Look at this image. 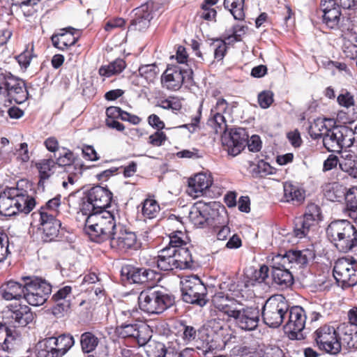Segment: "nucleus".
I'll return each mask as SVG.
<instances>
[{
	"label": "nucleus",
	"mask_w": 357,
	"mask_h": 357,
	"mask_svg": "<svg viewBox=\"0 0 357 357\" xmlns=\"http://www.w3.org/2000/svg\"><path fill=\"white\" fill-rule=\"evenodd\" d=\"M338 340L341 339L346 342L349 348L357 349V328L349 323H343L337 328Z\"/></svg>",
	"instance_id": "obj_33"
},
{
	"label": "nucleus",
	"mask_w": 357,
	"mask_h": 357,
	"mask_svg": "<svg viewBox=\"0 0 357 357\" xmlns=\"http://www.w3.org/2000/svg\"><path fill=\"white\" fill-rule=\"evenodd\" d=\"M61 204V196L58 195L53 199H50L45 204V206L41 207L40 211H48L50 213L54 214V215L56 213V208L60 206Z\"/></svg>",
	"instance_id": "obj_57"
},
{
	"label": "nucleus",
	"mask_w": 357,
	"mask_h": 357,
	"mask_svg": "<svg viewBox=\"0 0 357 357\" xmlns=\"http://www.w3.org/2000/svg\"><path fill=\"white\" fill-rule=\"evenodd\" d=\"M326 236L333 246L340 252L357 251V229L347 220H335L328 225Z\"/></svg>",
	"instance_id": "obj_4"
},
{
	"label": "nucleus",
	"mask_w": 357,
	"mask_h": 357,
	"mask_svg": "<svg viewBox=\"0 0 357 357\" xmlns=\"http://www.w3.org/2000/svg\"><path fill=\"white\" fill-rule=\"evenodd\" d=\"M284 198L286 202L301 204L305 199V190L291 182L284 183Z\"/></svg>",
	"instance_id": "obj_36"
},
{
	"label": "nucleus",
	"mask_w": 357,
	"mask_h": 357,
	"mask_svg": "<svg viewBox=\"0 0 357 357\" xmlns=\"http://www.w3.org/2000/svg\"><path fill=\"white\" fill-rule=\"evenodd\" d=\"M53 339L50 337L40 342L36 347L38 357H59L56 356L57 351Z\"/></svg>",
	"instance_id": "obj_43"
},
{
	"label": "nucleus",
	"mask_w": 357,
	"mask_h": 357,
	"mask_svg": "<svg viewBox=\"0 0 357 357\" xmlns=\"http://www.w3.org/2000/svg\"><path fill=\"white\" fill-rule=\"evenodd\" d=\"M262 357H284L282 349L278 347L266 348Z\"/></svg>",
	"instance_id": "obj_64"
},
{
	"label": "nucleus",
	"mask_w": 357,
	"mask_h": 357,
	"mask_svg": "<svg viewBox=\"0 0 357 357\" xmlns=\"http://www.w3.org/2000/svg\"><path fill=\"white\" fill-rule=\"evenodd\" d=\"M147 330L146 326H140L137 323H124L116 328V333L120 337H133L137 339L140 344H144L149 338L142 337V333Z\"/></svg>",
	"instance_id": "obj_27"
},
{
	"label": "nucleus",
	"mask_w": 357,
	"mask_h": 357,
	"mask_svg": "<svg viewBox=\"0 0 357 357\" xmlns=\"http://www.w3.org/2000/svg\"><path fill=\"white\" fill-rule=\"evenodd\" d=\"M214 49V58L218 61H221L225 57L227 52L226 43L220 39H215L211 44Z\"/></svg>",
	"instance_id": "obj_52"
},
{
	"label": "nucleus",
	"mask_w": 357,
	"mask_h": 357,
	"mask_svg": "<svg viewBox=\"0 0 357 357\" xmlns=\"http://www.w3.org/2000/svg\"><path fill=\"white\" fill-rule=\"evenodd\" d=\"M212 184V180L209 175L204 173L196 174L188 180L187 188L188 194L194 197H198L203 192L207 190Z\"/></svg>",
	"instance_id": "obj_28"
},
{
	"label": "nucleus",
	"mask_w": 357,
	"mask_h": 357,
	"mask_svg": "<svg viewBox=\"0 0 357 357\" xmlns=\"http://www.w3.org/2000/svg\"><path fill=\"white\" fill-rule=\"evenodd\" d=\"M340 169L353 178H357V155L354 153L344 152L339 162Z\"/></svg>",
	"instance_id": "obj_38"
},
{
	"label": "nucleus",
	"mask_w": 357,
	"mask_h": 357,
	"mask_svg": "<svg viewBox=\"0 0 357 357\" xmlns=\"http://www.w3.org/2000/svg\"><path fill=\"white\" fill-rule=\"evenodd\" d=\"M244 3L245 0H224V7L229 10L235 20H242L244 19Z\"/></svg>",
	"instance_id": "obj_45"
},
{
	"label": "nucleus",
	"mask_w": 357,
	"mask_h": 357,
	"mask_svg": "<svg viewBox=\"0 0 357 357\" xmlns=\"http://www.w3.org/2000/svg\"><path fill=\"white\" fill-rule=\"evenodd\" d=\"M121 275L123 279L130 283H155L160 280V275L155 271L146 268H138L131 265L122 266Z\"/></svg>",
	"instance_id": "obj_20"
},
{
	"label": "nucleus",
	"mask_w": 357,
	"mask_h": 357,
	"mask_svg": "<svg viewBox=\"0 0 357 357\" xmlns=\"http://www.w3.org/2000/svg\"><path fill=\"white\" fill-rule=\"evenodd\" d=\"M140 310L149 314H161L175 304V296L165 289L142 291L138 296Z\"/></svg>",
	"instance_id": "obj_6"
},
{
	"label": "nucleus",
	"mask_w": 357,
	"mask_h": 357,
	"mask_svg": "<svg viewBox=\"0 0 357 357\" xmlns=\"http://www.w3.org/2000/svg\"><path fill=\"white\" fill-rule=\"evenodd\" d=\"M79 38V31L70 26L61 29L58 33L52 35L51 40L53 46L56 48L62 51L65 50L71 51Z\"/></svg>",
	"instance_id": "obj_23"
},
{
	"label": "nucleus",
	"mask_w": 357,
	"mask_h": 357,
	"mask_svg": "<svg viewBox=\"0 0 357 357\" xmlns=\"http://www.w3.org/2000/svg\"><path fill=\"white\" fill-rule=\"evenodd\" d=\"M27 287L24 298L31 305L39 306L47 301L52 291V286L46 280L39 278H26Z\"/></svg>",
	"instance_id": "obj_14"
},
{
	"label": "nucleus",
	"mask_w": 357,
	"mask_h": 357,
	"mask_svg": "<svg viewBox=\"0 0 357 357\" xmlns=\"http://www.w3.org/2000/svg\"><path fill=\"white\" fill-rule=\"evenodd\" d=\"M160 211L158 203L153 199L147 198L142 203V213L145 219L156 218Z\"/></svg>",
	"instance_id": "obj_46"
},
{
	"label": "nucleus",
	"mask_w": 357,
	"mask_h": 357,
	"mask_svg": "<svg viewBox=\"0 0 357 357\" xmlns=\"http://www.w3.org/2000/svg\"><path fill=\"white\" fill-rule=\"evenodd\" d=\"M212 302L215 308L230 317L236 307H240V303L236 300L225 296L223 292H217L213 297Z\"/></svg>",
	"instance_id": "obj_29"
},
{
	"label": "nucleus",
	"mask_w": 357,
	"mask_h": 357,
	"mask_svg": "<svg viewBox=\"0 0 357 357\" xmlns=\"http://www.w3.org/2000/svg\"><path fill=\"white\" fill-rule=\"evenodd\" d=\"M236 326L246 331L255 330L259 322L260 312L257 307H243L240 303V307H236L231 316Z\"/></svg>",
	"instance_id": "obj_17"
},
{
	"label": "nucleus",
	"mask_w": 357,
	"mask_h": 357,
	"mask_svg": "<svg viewBox=\"0 0 357 357\" xmlns=\"http://www.w3.org/2000/svg\"><path fill=\"white\" fill-rule=\"evenodd\" d=\"M312 338L319 349L327 354L336 355L341 351V343L334 326L324 325L319 327L313 333Z\"/></svg>",
	"instance_id": "obj_12"
},
{
	"label": "nucleus",
	"mask_w": 357,
	"mask_h": 357,
	"mask_svg": "<svg viewBox=\"0 0 357 357\" xmlns=\"http://www.w3.org/2000/svg\"><path fill=\"white\" fill-rule=\"evenodd\" d=\"M39 216L40 227L43 231L41 238L44 242L55 241L59 236L61 226V221L54 217V214L48 211H40L37 214Z\"/></svg>",
	"instance_id": "obj_21"
},
{
	"label": "nucleus",
	"mask_w": 357,
	"mask_h": 357,
	"mask_svg": "<svg viewBox=\"0 0 357 357\" xmlns=\"http://www.w3.org/2000/svg\"><path fill=\"white\" fill-rule=\"evenodd\" d=\"M211 115L212 116L211 121L215 126V132L220 134L226 132L227 125L223 114L211 113Z\"/></svg>",
	"instance_id": "obj_51"
},
{
	"label": "nucleus",
	"mask_w": 357,
	"mask_h": 357,
	"mask_svg": "<svg viewBox=\"0 0 357 357\" xmlns=\"http://www.w3.org/2000/svg\"><path fill=\"white\" fill-rule=\"evenodd\" d=\"M109 245L112 249L121 251L137 250L140 247L136 234L121 223L109 239Z\"/></svg>",
	"instance_id": "obj_18"
},
{
	"label": "nucleus",
	"mask_w": 357,
	"mask_h": 357,
	"mask_svg": "<svg viewBox=\"0 0 357 357\" xmlns=\"http://www.w3.org/2000/svg\"><path fill=\"white\" fill-rule=\"evenodd\" d=\"M320 8L323 13V22L330 29L344 28L347 30V27L344 25H340L341 20V10L340 6L335 0H321Z\"/></svg>",
	"instance_id": "obj_22"
},
{
	"label": "nucleus",
	"mask_w": 357,
	"mask_h": 357,
	"mask_svg": "<svg viewBox=\"0 0 357 357\" xmlns=\"http://www.w3.org/2000/svg\"><path fill=\"white\" fill-rule=\"evenodd\" d=\"M80 345L84 354L94 351L99 344L98 337L91 332H84L80 335Z\"/></svg>",
	"instance_id": "obj_42"
},
{
	"label": "nucleus",
	"mask_w": 357,
	"mask_h": 357,
	"mask_svg": "<svg viewBox=\"0 0 357 357\" xmlns=\"http://www.w3.org/2000/svg\"><path fill=\"white\" fill-rule=\"evenodd\" d=\"M181 291L182 300L186 303L204 307L208 301L206 287L197 275L183 278L181 280Z\"/></svg>",
	"instance_id": "obj_8"
},
{
	"label": "nucleus",
	"mask_w": 357,
	"mask_h": 357,
	"mask_svg": "<svg viewBox=\"0 0 357 357\" xmlns=\"http://www.w3.org/2000/svg\"><path fill=\"white\" fill-rule=\"evenodd\" d=\"M287 321L284 326L285 333L289 334L291 340H302L304 336L302 333L306 322V314L301 306L289 307L287 314Z\"/></svg>",
	"instance_id": "obj_16"
},
{
	"label": "nucleus",
	"mask_w": 357,
	"mask_h": 357,
	"mask_svg": "<svg viewBox=\"0 0 357 357\" xmlns=\"http://www.w3.org/2000/svg\"><path fill=\"white\" fill-rule=\"evenodd\" d=\"M120 225L114 212L98 210L87 214L84 229L91 241L100 243L109 241Z\"/></svg>",
	"instance_id": "obj_3"
},
{
	"label": "nucleus",
	"mask_w": 357,
	"mask_h": 357,
	"mask_svg": "<svg viewBox=\"0 0 357 357\" xmlns=\"http://www.w3.org/2000/svg\"><path fill=\"white\" fill-rule=\"evenodd\" d=\"M303 216L314 225L316 221L322 220L321 208L314 204H310L307 206L306 211Z\"/></svg>",
	"instance_id": "obj_50"
},
{
	"label": "nucleus",
	"mask_w": 357,
	"mask_h": 357,
	"mask_svg": "<svg viewBox=\"0 0 357 357\" xmlns=\"http://www.w3.org/2000/svg\"><path fill=\"white\" fill-rule=\"evenodd\" d=\"M167 139V136L165 132L161 131H156L149 137V143L154 146H160Z\"/></svg>",
	"instance_id": "obj_56"
},
{
	"label": "nucleus",
	"mask_w": 357,
	"mask_h": 357,
	"mask_svg": "<svg viewBox=\"0 0 357 357\" xmlns=\"http://www.w3.org/2000/svg\"><path fill=\"white\" fill-rule=\"evenodd\" d=\"M72 291V288L70 286H65L59 289L53 296L52 300L55 302L56 305L53 308V313L54 314H61L67 312L70 307V303L68 299Z\"/></svg>",
	"instance_id": "obj_31"
},
{
	"label": "nucleus",
	"mask_w": 357,
	"mask_h": 357,
	"mask_svg": "<svg viewBox=\"0 0 357 357\" xmlns=\"http://www.w3.org/2000/svg\"><path fill=\"white\" fill-rule=\"evenodd\" d=\"M174 255L177 269H193L196 267L197 264L188 248H180Z\"/></svg>",
	"instance_id": "obj_35"
},
{
	"label": "nucleus",
	"mask_w": 357,
	"mask_h": 357,
	"mask_svg": "<svg viewBox=\"0 0 357 357\" xmlns=\"http://www.w3.org/2000/svg\"><path fill=\"white\" fill-rule=\"evenodd\" d=\"M314 257V253L307 249L303 250H289L284 255H277L272 258L271 275L274 284L283 289L294 282L292 274L289 271L292 268H302Z\"/></svg>",
	"instance_id": "obj_1"
},
{
	"label": "nucleus",
	"mask_w": 357,
	"mask_h": 357,
	"mask_svg": "<svg viewBox=\"0 0 357 357\" xmlns=\"http://www.w3.org/2000/svg\"><path fill=\"white\" fill-rule=\"evenodd\" d=\"M288 310L289 304L283 296H272L266 301L262 307L263 321L271 328H278L286 319Z\"/></svg>",
	"instance_id": "obj_9"
},
{
	"label": "nucleus",
	"mask_w": 357,
	"mask_h": 357,
	"mask_svg": "<svg viewBox=\"0 0 357 357\" xmlns=\"http://www.w3.org/2000/svg\"><path fill=\"white\" fill-rule=\"evenodd\" d=\"M189 218L197 227H204L211 224L209 208L205 205L200 206L196 204L194 206L190 211Z\"/></svg>",
	"instance_id": "obj_32"
},
{
	"label": "nucleus",
	"mask_w": 357,
	"mask_h": 357,
	"mask_svg": "<svg viewBox=\"0 0 357 357\" xmlns=\"http://www.w3.org/2000/svg\"><path fill=\"white\" fill-rule=\"evenodd\" d=\"M55 162L56 165L65 167V171H71L70 169L77 167V165H83L70 150H67L62 155L58 157Z\"/></svg>",
	"instance_id": "obj_44"
},
{
	"label": "nucleus",
	"mask_w": 357,
	"mask_h": 357,
	"mask_svg": "<svg viewBox=\"0 0 357 357\" xmlns=\"http://www.w3.org/2000/svg\"><path fill=\"white\" fill-rule=\"evenodd\" d=\"M183 339L186 342H190L196 339L197 331L191 326L183 325Z\"/></svg>",
	"instance_id": "obj_60"
},
{
	"label": "nucleus",
	"mask_w": 357,
	"mask_h": 357,
	"mask_svg": "<svg viewBox=\"0 0 357 357\" xmlns=\"http://www.w3.org/2000/svg\"><path fill=\"white\" fill-rule=\"evenodd\" d=\"M146 352L149 357H172L173 347H167L160 342H151L147 345Z\"/></svg>",
	"instance_id": "obj_40"
},
{
	"label": "nucleus",
	"mask_w": 357,
	"mask_h": 357,
	"mask_svg": "<svg viewBox=\"0 0 357 357\" xmlns=\"http://www.w3.org/2000/svg\"><path fill=\"white\" fill-rule=\"evenodd\" d=\"M0 97L5 102L22 104L28 98L25 82L10 72L0 68Z\"/></svg>",
	"instance_id": "obj_7"
},
{
	"label": "nucleus",
	"mask_w": 357,
	"mask_h": 357,
	"mask_svg": "<svg viewBox=\"0 0 357 357\" xmlns=\"http://www.w3.org/2000/svg\"><path fill=\"white\" fill-rule=\"evenodd\" d=\"M175 250L173 248H162L158 252L157 266L162 271H172L176 268L174 258Z\"/></svg>",
	"instance_id": "obj_34"
},
{
	"label": "nucleus",
	"mask_w": 357,
	"mask_h": 357,
	"mask_svg": "<svg viewBox=\"0 0 357 357\" xmlns=\"http://www.w3.org/2000/svg\"><path fill=\"white\" fill-rule=\"evenodd\" d=\"M268 276V267L263 265L259 270L255 271L253 273V278L255 281L261 283L265 282V280Z\"/></svg>",
	"instance_id": "obj_61"
},
{
	"label": "nucleus",
	"mask_w": 357,
	"mask_h": 357,
	"mask_svg": "<svg viewBox=\"0 0 357 357\" xmlns=\"http://www.w3.org/2000/svg\"><path fill=\"white\" fill-rule=\"evenodd\" d=\"M216 13V10L214 8H211L207 7L206 4H202L199 15L201 18L211 21L215 17Z\"/></svg>",
	"instance_id": "obj_62"
},
{
	"label": "nucleus",
	"mask_w": 357,
	"mask_h": 357,
	"mask_svg": "<svg viewBox=\"0 0 357 357\" xmlns=\"http://www.w3.org/2000/svg\"><path fill=\"white\" fill-rule=\"evenodd\" d=\"M246 145L250 151L257 152L261 148V141L258 135H252L250 139L248 138Z\"/></svg>",
	"instance_id": "obj_59"
},
{
	"label": "nucleus",
	"mask_w": 357,
	"mask_h": 357,
	"mask_svg": "<svg viewBox=\"0 0 357 357\" xmlns=\"http://www.w3.org/2000/svg\"><path fill=\"white\" fill-rule=\"evenodd\" d=\"M273 102V93L271 91H264L258 95V102L263 109L268 108Z\"/></svg>",
	"instance_id": "obj_54"
},
{
	"label": "nucleus",
	"mask_w": 357,
	"mask_h": 357,
	"mask_svg": "<svg viewBox=\"0 0 357 357\" xmlns=\"http://www.w3.org/2000/svg\"><path fill=\"white\" fill-rule=\"evenodd\" d=\"M337 102L340 105L348 108L354 105V96L347 91H342L337 96Z\"/></svg>",
	"instance_id": "obj_55"
},
{
	"label": "nucleus",
	"mask_w": 357,
	"mask_h": 357,
	"mask_svg": "<svg viewBox=\"0 0 357 357\" xmlns=\"http://www.w3.org/2000/svg\"><path fill=\"white\" fill-rule=\"evenodd\" d=\"M348 22L347 30L344 28L341 29L342 37L344 38V43L342 45V52L345 57L350 59H355L357 58V42L356 33L353 31V25L349 22L348 19L346 20Z\"/></svg>",
	"instance_id": "obj_26"
},
{
	"label": "nucleus",
	"mask_w": 357,
	"mask_h": 357,
	"mask_svg": "<svg viewBox=\"0 0 357 357\" xmlns=\"http://www.w3.org/2000/svg\"><path fill=\"white\" fill-rule=\"evenodd\" d=\"M214 230L219 241H226L231 234V229L227 225H215Z\"/></svg>",
	"instance_id": "obj_58"
},
{
	"label": "nucleus",
	"mask_w": 357,
	"mask_h": 357,
	"mask_svg": "<svg viewBox=\"0 0 357 357\" xmlns=\"http://www.w3.org/2000/svg\"><path fill=\"white\" fill-rule=\"evenodd\" d=\"M248 137L245 128H236L222 134L221 140L228 154L234 157L244 149Z\"/></svg>",
	"instance_id": "obj_19"
},
{
	"label": "nucleus",
	"mask_w": 357,
	"mask_h": 357,
	"mask_svg": "<svg viewBox=\"0 0 357 357\" xmlns=\"http://www.w3.org/2000/svg\"><path fill=\"white\" fill-rule=\"evenodd\" d=\"M126 67V61L123 59H116L107 66L99 68V75L102 77H109L121 73Z\"/></svg>",
	"instance_id": "obj_41"
},
{
	"label": "nucleus",
	"mask_w": 357,
	"mask_h": 357,
	"mask_svg": "<svg viewBox=\"0 0 357 357\" xmlns=\"http://www.w3.org/2000/svg\"><path fill=\"white\" fill-rule=\"evenodd\" d=\"M36 167L39 174L38 188L44 190L45 183L55 172L56 162L52 158L42 159L36 163Z\"/></svg>",
	"instance_id": "obj_30"
},
{
	"label": "nucleus",
	"mask_w": 357,
	"mask_h": 357,
	"mask_svg": "<svg viewBox=\"0 0 357 357\" xmlns=\"http://www.w3.org/2000/svg\"><path fill=\"white\" fill-rule=\"evenodd\" d=\"M112 199V193L107 188L96 185L86 193L80 210L84 215L98 210H106L110 206Z\"/></svg>",
	"instance_id": "obj_11"
},
{
	"label": "nucleus",
	"mask_w": 357,
	"mask_h": 357,
	"mask_svg": "<svg viewBox=\"0 0 357 357\" xmlns=\"http://www.w3.org/2000/svg\"><path fill=\"white\" fill-rule=\"evenodd\" d=\"M313 225L312 222L306 220L303 216L296 218L294 221V236L299 238L305 237Z\"/></svg>",
	"instance_id": "obj_47"
},
{
	"label": "nucleus",
	"mask_w": 357,
	"mask_h": 357,
	"mask_svg": "<svg viewBox=\"0 0 357 357\" xmlns=\"http://www.w3.org/2000/svg\"><path fill=\"white\" fill-rule=\"evenodd\" d=\"M153 18L152 5L149 3L142 5L135 9V16L131 20L130 29L139 31L146 30Z\"/></svg>",
	"instance_id": "obj_25"
},
{
	"label": "nucleus",
	"mask_w": 357,
	"mask_h": 357,
	"mask_svg": "<svg viewBox=\"0 0 357 357\" xmlns=\"http://www.w3.org/2000/svg\"><path fill=\"white\" fill-rule=\"evenodd\" d=\"M333 275L343 289L354 287L357 284V264L347 258H340L335 263Z\"/></svg>",
	"instance_id": "obj_15"
},
{
	"label": "nucleus",
	"mask_w": 357,
	"mask_h": 357,
	"mask_svg": "<svg viewBox=\"0 0 357 357\" xmlns=\"http://www.w3.org/2000/svg\"><path fill=\"white\" fill-rule=\"evenodd\" d=\"M158 68L155 64L144 65L139 68V75L148 82H153L158 73Z\"/></svg>",
	"instance_id": "obj_49"
},
{
	"label": "nucleus",
	"mask_w": 357,
	"mask_h": 357,
	"mask_svg": "<svg viewBox=\"0 0 357 357\" xmlns=\"http://www.w3.org/2000/svg\"><path fill=\"white\" fill-rule=\"evenodd\" d=\"M22 278L20 281L10 280L1 284L0 287V294L2 298L6 301L20 300L24 298L28 284V280L26 278Z\"/></svg>",
	"instance_id": "obj_24"
},
{
	"label": "nucleus",
	"mask_w": 357,
	"mask_h": 357,
	"mask_svg": "<svg viewBox=\"0 0 357 357\" xmlns=\"http://www.w3.org/2000/svg\"><path fill=\"white\" fill-rule=\"evenodd\" d=\"M11 318L17 326L24 327L33 321V314L29 306L20 305L12 311Z\"/></svg>",
	"instance_id": "obj_37"
},
{
	"label": "nucleus",
	"mask_w": 357,
	"mask_h": 357,
	"mask_svg": "<svg viewBox=\"0 0 357 357\" xmlns=\"http://www.w3.org/2000/svg\"><path fill=\"white\" fill-rule=\"evenodd\" d=\"M57 350L56 356L62 357L75 344L74 337L70 334H61L58 337H51Z\"/></svg>",
	"instance_id": "obj_39"
},
{
	"label": "nucleus",
	"mask_w": 357,
	"mask_h": 357,
	"mask_svg": "<svg viewBox=\"0 0 357 357\" xmlns=\"http://www.w3.org/2000/svg\"><path fill=\"white\" fill-rule=\"evenodd\" d=\"M357 188H350L348 191L347 188L339 183L334 182L328 183L324 186V197L331 202H341L344 199L348 200L347 212L348 215L357 225V202H349V197L354 193Z\"/></svg>",
	"instance_id": "obj_13"
},
{
	"label": "nucleus",
	"mask_w": 357,
	"mask_h": 357,
	"mask_svg": "<svg viewBox=\"0 0 357 357\" xmlns=\"http://www.w3.org/2000/svg\"><path fill=\"white\" fill-rule=\"evenodd\" d=\"M335 124L332 119H317L309 129L312 138H322L324 146L329 152H340L345 146V136L348 132H351L347 127H338Z\"/></svg>",
	"instance_id": "obj_2"
},
{
	"label": "nucleus",
	"mask_w": 357,
	"mask_h": 357,
	"mask_svg": "<svg viewBox=\"0 0 357 357\" xmlns=\"http://www.w3.org/2000/svg\"><path fill=\"white\" fill-rule=\"evenodd\" d=\"M242 245V241L237 234H234L228 239L225 248L229 250L238 249Z\"/></svg>",
	"instance_id": "obj_63"
},
{
	"label": "nucleus",
	"mask_w": 357,
	"mask_h": 357,
	"mask_svg": "<svg viewBox=\"0 0 357 357\" xmlns=\"http://www.w3.org/2000/svg\"><path fill=\"white\" fill-rule=\"evenodd\" d=\"M161 82L164 87L171 91H177L182 85L190 88L194 85L193 71L187 66H168L161 77Z\"/></svg>",
	"instance_id": "obj_10"
},
{
	"label": "nucleus",
	"mask_w": 357,
	"mask_h": 357,
	"mask_svg": "<svg viewBox=\"0 0 357 357\" xmlns=\"http://www.w3.org/2000/svg\"><path fill=\"white\" fill-rule=\"evenodd\" d=\"M33 51V46L31 45L30 50L28 48L26 49L23 52L17 56V60L22 67L26 68L29 66L31 59L34 56Z\"/></svg>",
	"instance_id": "obj_53"
},
{
	"label": "nucleus",
	"mask_w": 357,
	"mask_h": 357,
	"mask_svg": "<svg viewBox=\"0 0 357 357\" xmlns=\"http://www.w3.org/2000/svg\"><path fill=\"white\" fill-rule=\"evenodd\" d=\"M184 236L185 234L180 231L172 233L169 235V244L165 248H173L176 252L180 248H186L187 243L183 239Z\"/></svg>",
	"instance_id": "obj_48"
},
{
	"label": "nucleus",
	"mask_w": 357,
	"mask_h": 357,
	"mask_svg": "<svg viewBox=\"0 0 357 357\" xmlns=\"http://www.w3.org/2000/svg\"><path fill=\"white\" fill-rule=\"evenodd\" d=\"M34 198L26 191L10 188L0 195V214L12 216L18 212L29 213L35 206Z\"/></svg>",
	"instance_id": "obj_5"
}]
</instances>
